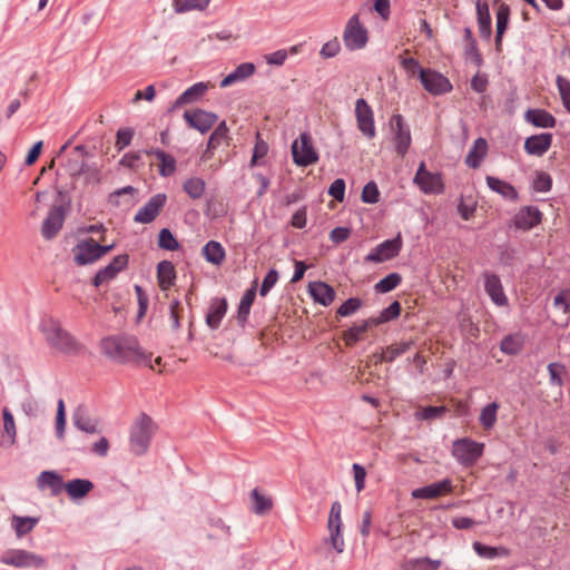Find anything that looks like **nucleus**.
<instances>
[{
  "label": "nucleus",
  "mask_w": 570,
  "mask_h": 570,
  "mask_svg": "<svg viewBox=\"0 0 570 570\" xmlns=\"http://www.w3.org/2000/svg\"><path fill=\"white\" fill-rule=\"evenodd\" d=\"M102 353L118 363L135 362L155 370L151 354L146 353L135 336L115 335L101 340Z\"/></svg>",
  "instance_id": "1"
},
{
  "label": "nucleus",
  "mask_w": 570,
  "mask_h": 570,
  "mask_svg": "<svg viewBox=\"0 0 570 570\" xmlns=\"http://www.w3.org/2000/svg\"><path fill=\"white\" fill-rule=\"evenodd\" d=\"M40 330L48 344L62 354L75 355L82 350V345L52 317L42 320Z\"/></svg>",
  "instance_id": "2"
},
{
  "label": "nucleus",
  "mask_w": 570,
  "mask_h": 570,
  "mask_svg": "<svg viewBox=\"0 0 570 570\" xmlns=\"http://www.w3.org/2000/svg\"><path fill=\"white\" fill-rule=\"evenodd\" d=\"M157 428V424L149 415L140 413L129 430L130 452L137 456L146 454Z\"/></svg>",
  "instance_id": "3"
},
{
  "label": "nucleus",
  "mask_w": 570,
  "mask_h": 570,
  "mask_svg": "<svg viewBox=\"0 0 570 570\" xmlns=\"http://www.w3.org/2000/svg\"><path fill=\"white\" fill-rule=\"evenodd\" d=\"M111 245H100L92 238L82 239L72 248L73 261L78 266H85L95 263L105 254L114 248Z\"/></svg>",
  "instance_id": "4"
},
{
  "label": "nucleus",
  "mask_w": 570,
  "mask_h": 570,
  "mask_svg": "<svg viewBox=\"0 0 570 570\" xmlns=\"http://www.w3.org/2000/svg\"><path fill=\"white\" fill-rule=\"evenodd\" d=\"M343 42L350 51L361 50L368 42V31L361 22L360 14L351 16L344 27Z\"/></svg>",
  "instance_id": "5"
},
{
  "label": "nucleus",
  "mask_w": 570,
  "mask_h": 570,
  "mask_svg": "<svg viewBox=\"0 0 570 570\" xmlns=\"http://www.w3.org/2000/svg\"><path fill=\"white\" fill-rule=\"evenodd\" d=\"M293 163L299 167H307L318 161L320 156L315 149L309 132H301L292 144Z\"/></svg>",
  "instance_id": "6"
},
{
  "label": "nucleus",
  "mask_w": 570,
  "mask_h": 570,
  "mask_svg": "<svg viewBox=\"0 0 570 570\" xmlns=\"http://www.w3.org/2000/svg\"><path fill=\"white\" fill-rule=\"evenodd\" d=\"M483 450V443L463 438L453 442L452 455L461 465L472 466L482 456Z\"/></svg>",
  "instance_id": "7"
},
{
  "label": "nucleus",
  "mask_w": 570,
  "mask_h": 570,
  "mask_svg": "<svg viewBox=\"0 0 570 570\" xmlns=\"http://www.w3.org/2000/svg\"><path fill=\"white\" fill-rule=\"evenodd\" d=\"M413 183L426 195H440L444 191L442 174L428 170L424 161L419 165Z\"/></svg>",
  "instance_id": "8"
},
{
  "label": "nucleus",
  "mask_w": 570,
  "mask_h": 570,
  "mask_svg": "<svg viewBox=\"0 0 570 570\" xmlns=\"http://www.w3.org/2000/svg\"><path fill=\"white\" fill-rule=\"evenodd\" d=\"M390 124L394 149L401 157H404L412 141L410 127L405 124L403 116L399 114L392 116Z\"/></svg>",
  "instance_id": "9"
},
{
  "label": "nucleus",
  "mask_w": 570,
  "mask_h": 570,
  "mask_svg": "<svg viewBox=\"0 0 570 570\" xmlns=\"http://www.w3.org/2000/svg\"><path fill=\"white\" fill-rule=\"evenodd\" d=\"M0 562L16 568L42 567L45 559L36 553L22 549L7 550L0 558Z\"/></svg>",
  "instance_id": "10"
},
{
  "label": "nucleus",
  "mask_w": 570,
  "mask_h": 570,
  "mask_svg": "<svg viewBox=\"0 0 570 570\" xmlns=\"http://www.w3.org/2000/svg\"><path fill=\"white\" fill-rule=\"evenodd\" d=\"M355 117L357 128L362 135L367 139H373L376 136L374 112L372 107L363 98H358L355 102Z\"/></svg>",
  "instance_id": "11"
},
{
  "label": "nucleus",
  "mask_w": 570,
  "mask_h": 570,
  "mask_svg": "<svg viewBox=\"0 0 570 570\" xmlns=\"http://www.w3.org/2000/svg\"><path fill=\"white\" fill-rule=\"evenodd\" d=\"M401 248L402 238L401 235H397L396 237L386 239L372 248L371 252L365 256V262L383 263L396 257L400 254Z\"/></svg>",
  "instance_id": "12"
},
{
  "label": "nucleus",
  "mask_w": 570,
  "mask_h": 570,
  "mask_svg": "<svg viewBox=\"0 0 570 570\" xmlns=\"http://www.w3.org/2000/svg\"><path fill=\"white\" fill-rule=\"evenodd\" d=\"M420 81L423 88L433 96L448 94L453 88L448 77L430 68L422 73Z\"/></svg>",
  "instance_id": "13"
},
{
  "label": "nucleus",
  "mask_w": 570,
  "mask_h": 570,
  "mask_svg": "<svg viewBox=\"0 0 570 570\" xmlns=\"http://www.w3.org/2000/svg\"><path fill=\"white\" fill-rule=\"evenodd\" d=\"M167 202L164 193L155 194L134 216V222L138 224H150L159 215Z\"/></svg>",
  "instance_id": "14"
},
{
  "label": "nucleus",
  "mask_w": 570,
  "mask_h": 570,
  "mask_svg": "<svg viewBox=\"0 0 570 570\" xmlns=\"http://www.w3.org/2000/svg\"><path fill=\"white\" fill-rule=\"evenodd\" d=\"M184 119L190 128L205 134L216 124L218 116L198 108L191 111L186 110L184 112Z\"/></svg>",
  "instance_id": "15"
},
{
  "label": "nucleus",
  "mask_w": 570,
  "mask_h": 570,
  "mask_svg": "<svg viewBox=\"0 0 570 570\" xmlns=\"http://www.w3.org/2000/svg\"><path fill=\"white\" fill-rule=\"evenodd\" d=\"M542 213L537 206H523L513 217V225L517 229L528 232L542 222Z\"/></svg>",
  "instance_id": "16"
},
{
  "label": "nucleus",
  "mask_w": 570,
  "mask_h": 570,
  "mask_svg": "<svg viewBox=\"0 0 570 570\" xmlns=\"http://www.w3.org/2000/svg\"><path fill=\"white\" fill-rule=\"evenodd\" d=\"M65 210L61 206L52 207L41 226V235L45 239H52L63 226Z\"/></svg>",
  "instance_id": "17"
},
{
  "label": "nucleus",
  "mask_w": 570,
  "mask_h": 570,
  "mask_svg": "<svg viewBox=\"0 0 570 570\" xmlns=\"http://www.w3.org/2000/svg\"><path fill=\"white\" fill-rule=\"evenodd\" d=\"M89 156L87 148L83 145H78L70 153L65 168L66 171L70 175V177L76 178L82 175L85 170H87V161L86 158Z\"/></svg>",
  "instance_id": "18"
},
{
  "label": "nucleus",
  "mask_w": 570,
  "mask_h": 570,
  "mask_svg": "<svg viewBox=\"0 0 570 570\" xmlns=\"http://www.w3.org/2000/svg\"><path fill=\"white\" fill-rule=\"evenodd\" d=\"M484 278V291L490 296L493 304L499 307L508 305V297L504 294L501 279L498 275L485 272L483 273Z\"/></svg>",
  "instance_id": "19"
},
{
  "label": "nucleus",
  "mask_w": 570,
  "mask_h": 570,
  "mask_svg": "<svg viewBox=\"0 0 570 570\" xmlns=\"http://www.w3.org/2000/svg\"><path fill=\"white\" fill-rule=\"evenodd\" d=\"M128 264V255L121 254L116 256L107 266L99 269L92 279L96 287L101 286L104 283L112 279L122 271Z\"/></svg>",
  "instance_id": "20"
},
{
  "label": "nucleus",
  "mask_w": 570,
  "mask_h": 570,
  "mask_svg": "<svg viewBox=\"0 0 570 570\" xmlns=\"http://www.w3.org/2000/svg\"><path fill=\"white\" fill-rule=\"evenodd\" d=\"M552 134L542 132L528 137L524 141V150L528 155L541 157L551 147Z\"/></svg>",
  "instance_id": "21"
},
{
  "label": "nucleus",
  "mask_w": 570,
  "mask_h": 570,
  "mask_svg": "<svg viewBox=\"0 0 570 570\" xmlns=\"http://www.w3.org/2000/svg\"><path fill=\"white\" fill-rule=\"evenodd\" d=\"M450 492H452V482L449 479H444L413 490L412 497L414 499H436Z\"/></svg>",
  "instance_id": "22"
},
{
  "label": "nucleus",
  "mask_w": 570,
  "mask_h": 570,
  "mask_svg": "<svg viewBox=\"0 0 570 570\" xmlns=\"http://www.w3.org/2000/svg\"><path fill=\"white\" fill-rule=\"evenodd\" d=\"M37 487L39 490L49 489L52 497L65 490L62 476L56 471H42L37 478Z\"/></svg>",
  "instance_id": "23"
},
{
  "label": "nucleus",
  "mask_w": 570,
  "mask_h": 570,
  "mask_svg": "<svg viewBox=\"0 0 570 570\" xmlns=\"http://www.w3.org/2000/svg\"><path fill=\"white\" fill-rule=\"evenodd\" d=\"M308 293L316 303L323 306L331 305L335 298L334 288L321 281L311 282L308 284Z\"/></svg>",
  "instance_id": "24"
},
{
  "label": "nucleus",
  "mask_w": 570,
  "mask_h": 570,
  "mask_svg": "<svg viewBox=\"0 0 570 570\" xmlns=\"http://www.w3.org/2000/svg\"><path fill=\"white\" fill-rule=\"evenodd\" d=\"M73 425L88 434H96L99 432L98 430V420L91 417L87 413V409L85 406H78L72 415Z\"/></svg>",
  "instance_id": "25"
},
{
  "label": "nucleus",
  "mask_w": 570,
  "mask_h": 570,
  "mask_svg": "<svg viewBox=\"0 0 570 570\" xmlns=\"http://www.w3.org/2000/svg\"><path fill=\"white\" fill-rule=\"evenodd\" d=\"M476 20L481 38L490 40L492 36V21L487 1H476Z\"/></svg>",
  "instance_id": "26"
},
{
  "label": "nucleus",
  "mask_w": 570,
  "mask_h": 570,
  "mask_svg": "<svg viewBox=\"0 0 570 570\" xmlns=\"http://www.w3.org/2000/svg\"><path fill=\"white\" fill-rule=\"evenodd\" d=\"M208 89V85L205 82H196L189 88H187L181 95L177 97L175 100L173 108H179L184 105L193 104L199 101L203 96L206 94Z\"/></svg>",
  "instance_id": "27"
},
{
  "label": "nucleus",
  "mask_w": 570,
  "mask_h": 570,
  "mask_svg": "<svg viewBox=\"0 0 570 570\" xmlns=\"http://www.w3.org/2000/svg\"><path fill=\"white\" fill-rule=\"evenodd\" d=\"M485 181H487L488 187L492 191L499 194L504 199L510 200V202L518 200L519 193L514 188V186H512L510 183L504 181V180L493 177V176H487Z\"/></svg>",
  "instance_id": "28"
},
{
  "label": "nucleus",
  "mask_w": 570,
  "mask_h": 570,
  "mask_svg": "<svg viewBox=\"0 0 570 570\" xmlns=\"http://www.w3.org/2000/svg\"><path fill=\"white\" fill-rule=\"evenodd\" d=\"M257 294V281H254L253 285L245 291L243 294L238 309H237V322L244 326L247 321L250 313L252 305L255 301Z\"/></svg>",
  "instance_id": "29"
},
{
  "label": "nucleus",
  "mask_w": 570,
  "mask_h": 570,
  "mask_svg": "<svg viewBox=\"0 0 570 570\" xmlns=\"http://www.w3.org/2000/svg\"><path fill=\"white\" fill-rule=\"evenodd\" d=\"M510 7L505 2H501L497 9V31H495V48L501 51L503 35L508 29L510 21Z\"/></svg>",
  "instance_id": "30"
},
{
  "label": "nucleus",
  "mask_w": 570,
  "mask_h": 570,
  "mask_svg": "<svg viewBox=\"0 0 570 570\" xmlns=\"http://www.w3.org/2000/svg\"><path fill=\"white\" fill-rule=\"evenodd\" d=\"M524 119L537 128H553L556 118L544 109H528Z\"/></svg>",
  "instance_id": "31"
},
{
  "label": "nucleus",
  "mask_w": 570,
  "mask_h": 570,
  "mask_svg": "<svg viewBox=\"0 0 570 570\" xmlns=\"http://www.w3.org/2000/svg\"><path fill=\"white\" fill-rule=\"evenodd\" d=\"M255 72V65L252 62H243L238 65L230 73H228L220 82L222 88L232 86L235 82L244 81Z\"/></svg>",
  "instance_id": "32"
},
{
  "label": "nucleus",
  "mask_w": 570,
  "mask_h": 570,
  "mask_svg": "<svg viewBox=\"0 0 570 570\" xmlns=\"http://www.w3.org/2000/svg\"><path fill=\"white\" fill-rule=\"evenodd\" d=\"M227 312L226 298H215L210 303L209 311L206 315V323L210 328H218L223 317Z\"/></svg>",
  "instance_id": "33"
},
{
  "label": "nucleus",
  "mask_w": 570,
  "mask_h": 570,
  "mask_svg": "<svg viewBox=\"0 0 570 570\" xmlns=\"http://www.w3.org/2000/svg\"><path fill=\"white\" fill-rule=\"evenodd\" d=\"M147 155H154L159 161V175L161 177H170L176 171V159L159 148H150L146 150Z\"/></svg>",
  "instance_id": "34"
},
{
  "label": "nucleus",
  "mask_w": 570,
  "mask_h": 570,
  "mask_svg": "<svg viewBox=\"0 0 570 570\" xmlns=\"http://www.w3.org/2000/svg\"><path fill=\"white\" fill-rule=\"evenodd\" d=\"M176 279L175 266L169 261H161L157 265V281L163 291L169 289Z\"/></svg>",
  "instance_id": "35"
},
{
  "label": "nucleus",
  "mask_w": 570,
  "mask_h": 570,
  "mask_svg": "<svg viewBox=\"0 0 570 570\" xmlns=\"http://www.w3.org/2000/svg\"><path fill=\"white\" fill-rule=\"evenodd\" d=\"M487 151H488L487 140L482 137L475 139L465 157V164L471 168L480 167L481 161L483 160V158L487 155Z\"/></svg>",
  "instance_id": "36"
},
{
  "label": "nucleus",
  "mask_w": 570,
  "mask_h": 570,
  "mask_svg": "<svg viewBox=\"0 0 570 570\" xmlns=\"http://www.w3.org/2000/svg\"><path fill=\"white\" fill-rule=\"evenodd\" d=\"M202 255L208 263L219 266L226 258V250L219 242L209 240L202 248Z\"/></svg>",
  "instance_id": "37"
},
{
  "label": "nucleus",
  "mask_w": 570,
  "mask_h": 570,
  "mask_svg": "<svg viewBox=\"0 0 570 570\" xmlns=\"http://www.w3.org/2000/svg\"><path fill=\"white\" fill-rule=\"evenodd\" d=\"M92 489L94 483L87 479H73L65 483V490L72 500L86 497Z\"/></svg>",
  "instance_id": "38"
},
{
  "label": "nucleus",
  "mask_w": 570,
  "mask_h": 570,
  "mask_svg": "<svg viewBox=\"0 0 570 570\" xmlns=\"http://www.w3.org/2000/svg\"><path fill=\"white\" fill-rule=\"evenodd\" d=\"M472 547L479 557L488 560L509 556V550L504 547H490L479 541L473 542Z\"/></svg>",
  "instance_id": "39"
},
{
  "label": "nucleus",
  "mask_w": 570,
  "mask_h": 570,
  "mask_svg": "<svg viewBox=\"0 0 570 570\" xmlns=\"http://www.w3.org/2000/svg\"><path fill=\"white\" fill-rule=\"evenodd\" d=\"M38 518L33 517H19L13 515L11 519V527L16 532V535L20 539L27 533L31 532L38 523Z\"/></svg>",
  "instance_id": "40"
},
{
  "label": "nucleus",
  "mask_w": 570,
  "mask_h": 570,
  "mask_svg": "<svg viewBox=\"0 0 570 570\" xmlns=\"http://www.w3.org/2000/svg\"><path fill=\"white\" fill-rule=\"evenodd\" d=\"M499 407L498 402H491L482 407L479 422L484 430H491L495 425Z\"/></svg>",
  "instance_id": "41"
},
{
  "label": "nucleus",
  "mask_w": 570,
  "mask_h": 570,
  "mask_svg": "<svg viewBox=\"0 0 570 570\" xmlns=\"http://www.w3.org/2000/svg\"><path fill=\"white\" fill-rule=\"evenodd\" d=\"M183 189L191 199H200L205 194L206 183L203 178L190 177L184 181Z\"/></svg>",
  "instance_id": "42"
},
{
  "label": "nucleus",
  "mask_w": 570,
  "mask_h": 570,
  "mask_svg": "<svg viewBox=\"0 0 570 570\" xmlns=\"http://www.w3.org/2000/svg\"><path fill=\"white\" fill-rule=\"evenodd\" d=\"M414 345V341L410 340L395 345H390L381 353V361L392 363L395 358L406 353Z\"/></svg>",
  "instance_id": "43"
},
{
  "label": "nucleus",
  "mask_w": 570,
  "mask_h": 570,
  "mask_svg": "<svg viewBox=\"0 0 570 570\" xmlns=\"http://www.w3.org/2000/svg\"><path fill=\"white\" fill-rule=\"evenodd\" d=\"M373 323L371 320L362 321L360 324H355L344 332V341L347 345H354L361 340L362 334H364Z\"/></svg>",
  "instance_id": "44"
},
{
  "label": "nucleus",
  "mask_w": 570,
  "mask_h": 570,
  "mask_svg": "<svg viewBox=\"0 0 570 570\" xmlns=\"http://www.w3.org/2000/svg\"><path fill=\"white\" fill-rule=\"evenodd\" d=\"M401 314V304L397 301L392 302L384 308L377 317L370 318L373 325H380L397 318Z\"/></svg>",
  "instance_id": "45"
},
{
  "label": "nucleus",
  "mask_w": 570,
  "mask_h": 570,
  "mask_svg": "<svg viewBox=\"0 0 570 570\" xmlns=\"http://www.w3.org/2000/svg\"><path fill=\"white\" fill-rule=\"evenodd\" d=\"M401 282L402 276L399 273H390L374 285V289L376 293L385 294L396 288Z\"/></svg>",
  "instance_id": "46"
},
{
  "label": "nucleus",
  "mask_w": 570,
  "mask_h": 570,
  "mask_svg": "<svg viewBox=\"0 0 570 570\" xmlns=\"http://www.w3.org/2000/svg\"><path fill=\"white\" fill-rule=\"evenodd\" d=\"M210 0H174L175 11L184 13L193 10H204Z\"/></svg>",
  "instance_id": "47"
},
{
  "label": "nucleus",
  "mask_w": 570,
  "mask_h": 570,
  "mask_svg": "<svg viewBox=\"0 0 570 570\" xmlns=\"http://www.w3.org/2000/svg\"><path fill=\"white\" fill-rule=\"evenodd\" d=\"M158 246L173 252L179 248V243L169 228H161L158 234Z\"/></svg>",
  "instance_id": "48"
},
{
  "label": "nucleus",
  "mask_w": 570,
  "mask_h": 570,
  "mask_svg": "<svg viewBox=\"0 0 570 570\" xmlns=\"http://www.w3.org/2000/svg\"><path fill=\"white\" fill-rule=\"evenodd\" d=\"M327 528L330 531L328 542L336 552L342 553L345 548L342 534V524H327Z\"/></svg>",
  "instance_id": "49"
},
{
  "label": "nucleus",
  "mask_w": 570,
  "mask_h": 570,
  "mask_svg": "<svg viewBox=\"0 0 570 570\" xmlns=\"http://www.w3.org/2000/svg\"><path fill=\"white\" fill-rule=\"evenodd\" d=\"M228 128L226 121H222L209 136L207 149H216L227 138Z\"/></svg>",
  "instance_id": "50"
},
{
  "label": "nucleus",
  "mask_w": 570,
  "mask_h": 570,
  "mask_svg": "<svg viewBox=\"0 0 570 570\" xmlns=\"http://www.w3.org/2000/svg\"><path fill=\"white\" fill-rule=\"evenodd\" d=\"M556 85L563 107L568 112H570V80L561 75H558L556 78Z\"/></svg>",
  "instance_id": "51"
},
{
  "label": "nucleus",
  "mask_w": 570,
  "mask_h": 570,
  "mask_svg": "<svg viewBox=\"0 0 570 570\" xmlns=\"http://www.w3.org/2000/svg\"><path fill=\"white\" fill-rule=\"evenodd\" d=\"M500 348L504 354L517 355L522 350V341L518 336L508 335L501 341Z\"/></svg>",
  "instance_id": "52"
},
{
  "label": "nucleus",
  "mask_w": 570,
  "mask_h": 570,
  "mask_svg": "<svg viewBox=\"0 0 570 570\" xmlns=\"http://www.w3.org/2000/svg\"><path fill=\"white\" fill-rule=\"evenodd\" d=\"M401 66L410 77H417L419 79H421L422 73H425L428 70V68L421 67L420 62L412 57L402 58Z\"/></svg>",
  "instance_id": "53"
},
{
  "label": "nucleus",
  "mask_w": 570,
  "mask_h": 570,
  "mask_svg": "<svg viewBox=\"0 0 570 570\" xmlns=\"http://www.w3.org/2000/svg\"><path fill=\"white\" fill-rule=\"evenodd\" d=\"M363 305L358 297H351L346 299L338 308L337 314L342 317H347L356 313Z\"/></svg>",
  "instance_id": "54"
},
{
  "label": "nucleus",
  "mask_w": 570,
  "mask_h": 570,
  "mask_svg": "<svg viewBox=\"0 0 570 570\" xmlns=\"http://www.w3.org/2000/svg\"><path fill=\"white\" fill-rule=\"evenodd\" d=\"M252 497L254 499L253 511L256 514H264L266 511H268L272 508L271 499H268L265 495L261 494L257 489H254L252 491Z\"/></svg>",
  "instance_id": "55"
},
{
  "label": "nucleus",
  "mask_w": 570,
  "mask_h": 570,
  "mask_svg": "<svg viewBox=\"0 0 570 570\" xmlns=\"http://www.w3.org/2000/svg\"><path fill=\"white\" fill-rule=\"evenodd\" d=\"M533 189L538 193H548L551 190L552 188V178L549 174L544 173V171H540L534 180H533V185H532Z\"/></svg>",
  "instance_id": "56"
},
{
  "label": "nucleus",
  "mask_w": 570,
  "mask_h": 570,
  "mask_svg": "<svg viewBox=\"0 0 570 570\" xmlns=\"http://www.w3.org/2000/svg\"><path fill=\"white\" fill-rule=\"evenodd\" d=\"M362 202L365 204H376L380 199V191L374 181H368L362 190Z\"/></svg>",
  "instance_id": "57"
},
{
  "label": "nucleus",
  "mask_w": 570,
  "mask_h": 570,
  "mask_svg": "<svg viewBox=\"0 0 570 570\" xmlns=\"http://www.w3.org/2000/svg\"><path fill=\"white\" fill-rule=\"evenodd\" d=\"M475 202L472 198L461 197L458 204V212L464 220H469L475 212Z\"/></svg>",
  "instance_id": "58"
},
{
  "label": "nucleus",
  "mask_w": 570,
  "mask_h": 570,
  "mask_svg": "<svg viewBox=\"0 0 570 570\" xmlns=\"http://www.w3.org/2000/svg\"><path fill=\"white\" fill-rule=\"evenodd\" d=\"M278 277H279L278 272L275 268L269 269L267 272V274L265 275L263 283L261 285L259 295L263 297L266 296L269 293V291L275 286V284L277 283Z\"/></svg>",
  "instance_id": "59"
},
{
  "label": "nucleus",
  "mask_w": 570,
  "mask_h": 570,
  "mask_svg": "<svg viewBox=\"0 0 570 570\" xmlns=\"http://www.w3.org/2000/svg\"><path fill=\"white\" fill-rule=\"evenodd\" d=\"M268 153V145L257 135L256 144L254 146L250 166L259 165V159H263Z\"/></svg>",
  "instance_id": "60"
},
{
  "label": "nucleus",
  "mask_w": 570,
  "mask_h": 570,
  "mask_svg": "<svg viewBox=\"0 0 570 570\" xmlns=\"http://www.w3.org/2000/svg\"><path fill=\"white\" fill-rule=\"evenodd\" d=\"M548 372L550 375V383L556 386H562V374L566 372L564 366L561 363H550L548 365Z\"/></svg>",
  "instance_id": "61"
},
{
  "label": "nucleus",
  "mask_w": 570,
  "mask_h": 570,
  "mask_svg": "<svg viewBox=\"0 0 570 570\" xmlns=\"http://www.w3.org/2000/svg\"><path fill=\"white\" fill-rule=\"evenodd\" d=\"M553 305L561 308L564 314L570 313V288L560 291L553 298Z\"/></svg>",
  "instance_id": "62"
},
{
  "label": "nucleus",
  "mask_w": 570,
  "mask_h": 570,
  "mask_svg": "<svg viewBox=\"0 0 570 570\" xmlns=\"http://www.w3.org/2000/svg\"><path fill=\"white\" fill-rule=\"evenodd\" d=\"M340 51H341V43L337 38H334V39L325 42L322 46V48L320 50V55L323 58H333V57L337 56Z\"/></svg>",
  "instance_id": "63"
},
{
  "label": "nucleus",
  "mask_w": 570,
  "mask_h": 570,
  "mask_svg": "<svg viewBox=\"0 0 570 570\" xmlns=\"http://www.w3.org/2000/svg\"><path fill=\"white\" fill-rule=\"evenodd\" d=\"M134 137V130L131 128H120L117 131L116 148L122 150L130 145Z\"/></svg>",
  "instance_id": "64"
}]
</instances>
